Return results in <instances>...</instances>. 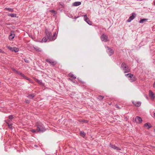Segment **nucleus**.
<instances>
[{
    "instance_id": "1",
    "label": "nucleus",
    "mask_w": 155,
    "mask_h": 155,
    "mask_svg": "<svg viewBox=\"0 0 155 155\" xmlns=\"http://www.w3.org/2000/svg\"><path fill=\"white\" fill-rule=\"evenodd\" d=\"M45 34V36L49 40V41H52L55 39V33L54 34V35L52 36L51 33L47 29H46Z\"/></svg>"
},
{
    "instance_id": "2",
    "label": "nucleus",
    "mask_w": 155,
    "mask_h": 155,
    "mask_svg": "<svg viewBox=\"0 0 155 155\" xmlns=\"http://www.w3.org/2000/svg\"><path fill=\"white\" fill-rule=\"evenodd\" d=\"M37 128L39 132H43L46 130V129L42 123L38 122L37 124Z\"/></svg>"
},
{
    "instance_id": "3",
    "label": "nucleus",
    "mask_w": 155,
    "mask_h": 155,
    "mask_svg": "<svg viewBox=\"0 0 155 155\" xmlns=\"http://www.w3.org/2000/svg\"><path fill=\"white\" fill-rule=\"evenodd\" d=\"M143 121L142 118L140 117L137 116L134 117L133 119V121L138 124H141Z\"/></svg>"
},
{
    "instance_id": "4",
    "label": "nucleus",
    "mask_w": 155,
    "mask_h": 155,
    "mask_svg": "<svg viewBox=\"0 0 155 155\" xmlns=\"http://www.w3.org/2000/svg\"><path fill=\"white\" fill-rule=\"evenodd\" d=\"M7 48H8L11 51H14L15 52H17L19 51V49L18 48H16L15 47H14L13 48H12L10 46H7Z\"/></svg>"
},
{
    "instance_id": "5",
    "label": "nucleus",
    "mask_w": 155,
    "mask_h": 155,
    "mask_svg": "<svg viewBox=\"0 0 155 155\" xmlns=\"http://www.w3.org/2000/svg\"><path fill=\"white\" fill-rule=\"evenodd\" d=\"M46 61L48 63L50 64L51 65L53 66L57 64V62L56 61H54L49 59H46Z\"/></svg>"
},
{
    "instance_id": "6",
    "label": "nucleus",
    "mask_w": 155,
    "mask_h": 155,
    "mask_svg": "<svg viewBox=\"0 0 155 155\" xmlns=\"http://www.w3.org/2000/svg\"><path fill=\"white\" fill-rule=\"evenodd\" d=\"M15 36V35L14 34V32L11 31L8 37L9 40H12L14 38Z\"/></svg>"
},
{
    "instance_id": "7",
    "label": "nucleus",
    "mask_w": 155,
    "mask_h": 155,
    "mask_svg": "<svg viewBox=\"0 0 155 155\" xmlns=\"http://www.w3.org/2000/svg\"><path fill=\"white\" fill-rule=\"evenodd\" d=\"M143 127L145 128L148 129L152 127V125L149 123H146L144 124Z\"/></svg>"
},
{
    "instance_id": "8",
    "label": "nucleus",
    "mask_w": 155,
    "mask_h": 155,
    "mask_svg": "<svg viewBox=\"0 0 155 155\" xmlns=\"http://www.w3.org/2000/svg\"><path fill=\"white\" fill-rule=\"evenodd\" d=\"M149 95L151 99H154L155 98L154 94L151 91H150L149 92Z\"/></svg>"
},
{
    "instance_id": "9",
    "label": "nucleus",
    "mask_w": 155,
    "mask_h": 155,
    "mask_svg": "<svg viewBox=\"0 0 155 155\" xmlns=\"http://www.w3.org/2000/svg\"><path fill=\"white\" fill-rule=\"evenodd\" d=\"M81 4V2H75L73 3L72 5L74 6H77L80 5Z\"/></svg>"
},
{
    "instance_id": "10",
    "label": "nucleus",
    "mask_w": 155,
    "mask_h": 155,
    "mask_svg": "<svg viewBox=\"0 0 155 155\" xmlns=\"http://www.w3.org/2000/svg\"><path fill=\"white\" fill-rule=\"evenodd\" d=\"M11 121L12 120L7 119L5 120V121L6 122V123L8 125L13 124L12 123Z\"/></svg>"
},
{
    "instance_id": "11",
    "label": "nucleus",
    "mask_w": 155,
    "mask_h": 155,
    "mask_svg": "<svg viewBox=\"0 0 155 155\" xmlns=\"http://www.w3.org/2000/svg\"><path fill=\"white\" fill-rule=\"evenodd\" d=\"M134 104L136 106L138 107H139L141 104V103L140 102H136V101H133V102Z\"/></svg>"
},
{
    "instance_id": "12",
    "label": "nucleus",
    "mask_w": 155,
    "mask_h": 155,
    "mask_svg": "<svg viewBox=\"0 0 155 155\" xmlns=\"http://www.w3.org/2000/svg\"><path fill=\"white\" fill-rule=\"evenodd\" d=\"M15 117V116L14 115H11L8 117V120H12Z\"/></svg>"
},
{
    "instance_id": "13",
    "label": "nucleus",
    "mask_w": 155,
    "mask_h": 155,
    "mask_svg": "<svg viewBox=\"0 0 155 155\" xmlns=\"http://www.w3.org/2000/svg\"><path fill=\"white\" fill-rule=\"evenodd\" d=\"M35 96V94H29L28 97L29 98H33Z\"/></svg>"
},
{
    "instance_id": "14",
    "label": "nucleus",
    "mask_w": 155,
    "mask_h": 155,
    "mask_svg": "<svg viewBox=\"0 0 155 155\" xmlns=\"http://www.w3.org/2000/svg\"><path fill=\"white\" fill-rule=\"evenodd\" d=\"M69 76L71 78H73L74 79L76 78V77L75 76L74 74L71 73H70L69 74Z\"/></svg>"
},
{
    "instance_id": "15",
    "label": "nucleus",
    "mask_w": 155,
    "mask_h": 155,
    "mask_svg": "<svg viewBox=\"0 0 155 155\" xmlns=\"http://www.w3.org/2000/svg\"><path fill=\"white\" fill-rule=\"evenodd\" d=\"M48 39L47 37H46V36H45L43 38V39L42 40V42H45L47 41V40Z\"/></svg>"
},
{
    "instance_id": "16",
    "label": "nucleus",
    "mask_w": 155,
    "mask_h": 155,
    "mask_svg": "<svg viewBox=\"0 0 155 155\" xmlns=\"http://www.w3.org/2000/svg\"><path fill=\"white\" fill-rule=\"evenodd\" d=\"M5 9L7 10L8 11L10 12H13V9L12 8L6 7Z\"/></svg>"
},
{
    "instance_id": "17",
    "label": "nucleus",
    "mask_w": 155,
    "mask_h": 155,
    "mask_svg": "<svg viewBox=\"0 0 155 155\" xmlns=\"http://www.w3.org/2000/svg\"><path fill=\"white\" fill-rule=\"evenodd\" d=\"M134 14H133L132 16H131L128 19V21H130L134 19L135 17V16Z\"/></svg>"
},
{
    "instance_id": "18",
    "label": "nucleus",
    "mask_w": 155,
    "mask_h": 155,
    "mask_svg": "<svg viewBox=\"0 0 155 155\" xmlns=\"http://www.w3.org/2000/svg\"><path fill=\"white\" fill-rule=\"evenodd\" d=\"M31 131L32 132V133H38V130L37 129H31Z\"/></svg>"
},
{
    "instance_id": "19",
    "label": "nucleus",
    "mask_w": 155,
    "mask_h": 155,
    "mask_svg": "<svg viewBox=\"0 0 155 155\" xmlns=\"http://www.w3.org/2000/svg\"><path fill=\"white\" fill-rule=\"evenodd\" d=\"M8 16H10L12 17H16V14H15L13 13L11 14L8 15Z\"/></svg>"
},
{
    "instance_id": "20",
    "label": "nucleus",
    "mask_w": 155,
    "mask_h": 155,
    "mask_svg": "<svg viewBox=\"0 0 155 155\" xmlns=\"http://www.w3.org/2000/svg\"><path fill=\"white\" fill-rule=\"evenodd\" d=\"M80 134L82 137H84L85 135V134L84 132L81 131L80 132Z\"/></svg>"
},
{
    "instance_id": "21",
    "label": "nucleus",
    "mask_w": 155,
    "mask_h": 155,
    "mask_svg": "<svg viewBox=\"0 0 155 155\" xmlns=\"http://www.w3.org/2000/svg\"><path fill=\"white\" fill-rule=\"evenodd\" d=\"M137 79V78L134 75H133L132 78H131V80L133 81H135Z\"/></svg>"
},
{
    "instance_id": "22",
    "label": "nucleus",
    "mask_w": 155,
    "mask_h": 155,
    "mask_svg": "<svg viewBox=\"0 0 155 155\" xmlns=\"http://www.w3.org/2000/svg\"><path fill=\"white\" fill-rule=\"evenodd\" d=\"M34 48L36 51H41V50L40 49V48L38 47L35 46V47H34Z\"/></svg>"
},
{
    "instance_id": "23",
    "label": "nucleus",
    "mask_w": 155,
    "mask_h": 155,
    "mask_svg": "<svg viewBox=\"0 0 155 155\" xmlns=\"http://www.w3.org/2000/svg\"><path fill=\"white\" fill-rule=\"evenodd\" d=\"M147 20L146 19H142L140 20V23H142L144 22L145 21Z\"/></svg>"
},
{
    "instance_id": "24",
    "label": "nucleus",
    "mask_w": 155,
    "mask_h": 155,
    "mask_svg": "<svg viewBox=\"0 0 155 155\" xmlns=\"http://www.w3.org/2000/svg\"><path fill=\"white\" fill-rule=\"evenodd\" d=\"M84 20L87 23V17L86 15H84Z\"/></svg>"
},
{
    "instance_id": "25",
    "label": "nucleus",
    "mask_w": 155,
    "mask_h": 155,
    "mask_svg": "<svg viewBox=\"0 0 155 155\" xmlns=\"http://www.w3.org/2000/svg\"><path fill=\"white\" fill-rule=\"evenodd\" d=\"M114 53V51L112 49H110V55H112Z\"/></svg>"
},
{
    "instance_id": "26",
    "label": "nucleus",
    "mask_w": 155,
    "mask_h": 155,
    "mask_svg": "<svg viewBox=\"0 0 155 155\" xmlns=\"http://www.w3.org/2000/svg\"><path fill=\"white\" fill-rule=\"evenodd\" d=\"M133 75L131 74H128L127 75V76L128 78H132V77L133 76Z\"/></svg>"
},
{
    "instance_id": "27",
    "label": "nucleus",
    "mask_w": 155,
    "mask_h": 155,
    "mask_svg": "<svg viewBox=\"0 0 155 155\" xmlns=\"http://www.w3.org/2000/svg\"><path fill=\"white\" fill-rule=\"evenodd\" d=\"M12 125H8V126L9 129H13V127L12 126Z\"/></svg>"
},
{
    "instance_id": "28",
    "label": "nucleus",
    "mask_w": 155,
    "mask_h": 155,
    "mask_svg": "<svg viewBox=\"0 0 155 155\" xmlns=\"http://www.w3.org/2000/svg\"><path fill=\"white\" fill-rule=\"evenodd\" d=\"M16 72L18 74H19V75H20V76L22 74V73H21V72H18V71H16Z\"/></svg>"
},
{
    "instance_id": "29",
    "label": "nucleus",
    "mask_w": 155,
    "mask_h": 155,
    "mask_svg": "<svg viewBox=\"0 0 155 155\" xmlns=\"http://www.w3.org/2000/svg\"><path fill=\"white\" fill-rule=\"evenodd\" d=\"M60 5H61L63 7L64 5V4L62 2H60Z\"/></svg>"
},
{
    "instance_id": "30",
    "label": "nucleus",
    "mask_w": 155,
    "mask_h": 155,
    "mask_svg": "<svg viewBox=\"0 0 155 155\" xmlns=\"http://www.w3.org/2000/svg\"><path fill=\"white\" fill-rule=\"evenodd\" d=\"M0 52L1 53H4V51L1 49L0 48Z\"/></svg>"
},
{
    "instance_id": "31",
    "label": "nucleus",
    "mask_w": 155,
    "mask_h": 155,
    "mask_svg": "<svg viewBox=\"0 0 155 155\" xmlns=\"http://www.w3.org/2000/svg\"><path fill=\"white\" fill-rule=\"evenodd\" d=\"M24 78L25 79H26V80H29V78L28 77H26V76H25L24 77Z\"/></svg>"
},
{
    "instance_id": "32",
    "label": "nucleus",
    "mask_w": 155,
    "mask_h": 155,
    "mask_svg": "<svg viewBox=\"0 0 155 155\" xmlns=\"http://www.w3.org/2000/svg\"><path fill=\"white\" fill-rule=\"evenodd\" d=\"M36 82H37V83H39V84H40L41 83V82L40 81L38 80H37Z\"/></svg>"
},
{
    "instance_id": "33",
    "label": "nucleus",
    "mask_w": 155,
    "mask_h": 155,
    "mask_svg": "<svg viewBox=\"0 0 155 155\" xmlns=\"http://www.w3.org/2000/svg\"><path fill=\"white\" fill-rule=\"evenodd\" d=\"M50 12L53 13H55V11L53 10H50Z\"/></svg>"
},
{
    "instance_id": "34",
    "label": "nucleus",
    "mask_w": 155,
    "mask_h": 155,
    "mask_svg": "<svg viewBox=\"0 0 155 155\" xmlns=\"http://www.w3.org/2000/svg\"><path fill=\"white\" fill-rule=\"evenodd\" d=\"M25 101H26V103L28 104L30 102L28 100H25Z\"/></svg>"
},
{
    "instance_id": "35",
    "label": "nucleus",
    "mask_w": 155,
    "mask_h": 155,
    "mask_svg": "<svg viewBox=\"0 0 155 155\" xmlns=\"http://www.w3.org/2000/svg\"><path fill=\"white\" fill-rule=\"evenodd\" d=\"M21 76L24 78V77L25 76V75L23 74H22L21 75Z\"/></svg>"
},
{
    "instance_id": "36",
    "label": "nucleus",
    "mask_w": 155,
    "mask_h": 155,
    "mask_svg": "<svg viewBox=\"0 0 155 155\" xmlns=\"http://www.w3.org/2000/svg\"><path fill=\"white\" fill-rule=\"evenodd\" d=\"M34 80L36 82L38 79L36 78H35Z\"/></svg>"
},
{
    "instance_id": "37",
    "label": "nucleus",
    "mask_w": 155,
    "mask_h": 155,
    "mask_svg": "<svg viewBox=\"0 0 155 155\" xmlns=\"http://www.w3.org/2000/svg\"><path fill=\"white\" fill-rule=\"evenodd\" d=\"M153 116H154V117H155V113H153Z\"/></svg>"
},
{
    "instance_id": "38",
    "label": "nucleus",
    "mask_w": 155,
    "mask_h": 155,
    "mask_svg": "<svg viewBox=\"0 0 155 155\" xmlns=\"http://www.w3.org/2000/svg\"><path fill=\"white\" fill-rule=\"evenodd\" d=\"M153 87H155V83H154L153 84Z\"/></svg>"
},
{
    "instance_id": "39",
    "label": "nucleus",
    "mask_w": 155,
    "mask_h": 155,
    "mask_svg": "<svg viewBox=\"0 0 155 155\" xmlns=\"http://www.w3.org/2000/svg\"><path fill=\"white\" fill-rule=\"evenodd\" d=\"M25 61L26 62H27V61Z\"/></svg>"
},
{
    "instance_id": "40",
    "label": "nucleus",
    "mask_w": 155,
    "mask_h": 155,
    "mask_svg": "<svg viewBox=\"0 0 155 155\" xmlns=\"http://www.w3.org/2000/svg\"><path fill=\"white\" fill-rule=\"evenodd\" d=\"M154 132L155 133V129L154 130Z\"/></svg>"
},
{
    "instance_id": "41",
    "label": "nucleus",
    "mask_w": 155,
    "mask_h": 155,
    "mask_svg": "<svg viewBox=\"0 0 155 155\" xmlns=\"http://www.w3.org/2000/svg\"><path fill=\"white\" fill-rule=\"evenodd\" d=\"M69 80H71V79L70 78H69Z\"/></svg>"
}]
</instances>
